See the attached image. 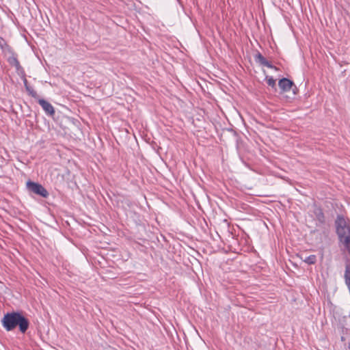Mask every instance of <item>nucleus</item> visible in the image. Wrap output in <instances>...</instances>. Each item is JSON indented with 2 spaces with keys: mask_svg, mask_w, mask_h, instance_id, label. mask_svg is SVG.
Here are the masks:
<instances>
[{
  "mask_svg": "<svg viewBox=\"0 0 350 350\" xmlns=\"http://www.w3.org/2000/svg\"><path fill=\"white\" fill-rule=\"evenodd\" d=\"M336 234L339 241L350 253V226L347 224L343 215H337L335 221Z\"/></svg>",
  "mask_w": 350,
  "mask_h": 350,
  "instance_id": "obj_2",
  "label": "nucleus"
},
{
  "mask_svg": "<svg viewBox=\"0 0 350 350\" xmlns=\"http://www.w3.org/2000/svg\"><path fill=\"white\" fill-rule=\"evenodd\" d=\"M23 83H24V85L25 88H26V85H29L27 80L25 77L23 79Z\"/></svg>",
  "mask_w": 350,
  "mask_h": 350,
  "instance_id": "obj_14",
  "label": "nucleus"
},
{
  "mask_svg": "<svg viewBox=\"0 0 350 350\" xmlns=\"http://www.w3.org/2000/svg\"><path fill=\"white\" fill-rule=\"evenodd\" d=\"M27 187L29 191L40 196L42 198H47L49 196V192L42 185L38 183L29 180L27 183Z\"/></svg>",
  "mask_w": 350,
  "mask_h": 350,
  "instance_id": "obj_3",
  "label": "nucleus"
},
{
  "mask_svg": "<svg viewBox=\"0 0 350 350\" xmlns=\"http://www.w3.org/2000/svg\"><path fill=\"white\" fill-rule=\"evenodd\" d=\"M303 261L308 265H314L317 262L316 255L312 254L306 257Z\"/></svg>",
  "mask_w": 350,
  "mask_h": 350,
  "instance_id": "obj_8",
  "label": "nucleus"
},
{
  "mask_svg": "<svg viewBox=\"0 0 350 350\" xmlns=\"http://www.w3.org/2000/svg\"><path fill=\"white\" fill-rule=\"evenodd\" d=\"M2 325L6 331L13 330L17 326L19 331L24 334L29 326V320L19 312H8L1 320Z\"/></svg>",
  "mask_w": 350,
  "mask_h": 350,
  "instance_id": "obj_1",
  "label": "nucleus"
},
{
  "mask_svg": "<svg viewBox=\"0 0 350 350\" xmlns=\"http://www.w3.org/2000/svg\"><path fill=\"white\" fill-rule=\"evenodd\" d=\"M315 219L317 221V226H321L325 224V217L323 209L321 207L315 206L313 211Z\"/></svg>",
  "mask_w": 350,
  "mask_h": 350,
  "instance_id": "obj_6",
  "label": "nucleus"
},
{
  "mask_svg": "<svg viewBox=\"0 0 350 350\" xmlns=\"http://www.w3.org/2000/svg\"><path fill=\"white\" fill-rule=\"evenodd\" d=\"M266 81L268 85L271 87L272 88H276V82L275 80L272 77H266Z\"/></svg>",
  "mask_w": 350,
  "mask_h": 350,
  "instance_id": "obj_10",
  "label": "nucleus"
},
{
  "mask_svg": "<svg viewBox=\"0 0 350 350\" xmlns=\"http://www.w3.org/2000/svg\"><path fill=\"white\" fill-rule=\"evenodd\" d=\"M26 91L28 92L29 95L32 96L33 98L38 99L39 98L37 92L33 89L30 85H26Z\"/></svg>",
  "mask_w": 350,
  "mask_h": 350,
  "instance_id": "obj_9",
  "label": "nucleus"
},
{
  "mask_svg": "<svg viewBox=\"0 0 350 350\" xmlns=\"http://www.w3.org/2000/svg\"><path fill=\"white\" fill-rule=\"evenodd\" d=\"M293 85V81L287 78H282L278 82L279 88L284 92L290 91Z\"/></svg>",
  "mask_w": 350,
  "mask_h": 350,
  "instance_id": "obj_7",
  "label": "nucleus"
},
{
  "mask_svg": "<svg viewBox=\"0 0 350 350\" xmlns=\"http://www.w3.org/2000/svg\"><path fill=\"white\" fill-rule=\"evenodd\" d=\"M14 67L16 68V70H17V72L24 73L23 68L21 66L20 62H18Z\"/></svg>",
  "mask_w": 350,
  "mask_h": 350,
  "instance_id": "obj_13",
  "label": "nucleus"
},
{
  "mask_svg": "<svg viewBox=\"0 0 350 350\" xmlns=\"http://www.w3.org/2000/svg\"><path fill=\"white\" fill-rule=\"evenodd\" d=\"M254 59L256 63L259 64L261 66H264L267 68L274 69L275 70H278V68L276 66H273L271 62L267 61V59L265 57H263V55L260 52H258L254 55Z\"/></svg>",
  "mask_w": 350,
  "mask_h": 350,
  "instance_id": "obj_5",
  "label": "nucleus"
},
{
  "mask_svg": "<svg viewBox=\"0 0 350 350\" xmlns=\"http://www.w3.org/2000/svg\"><path fill=\"white\" fill-rule=\"evenodd\" d=\"M6 41L1 37H0V48L4 49L5 47L8 46Z\"/></svg>",
  "mask_w": 350,
  "mask_h": 350,
  "instance_id": "obj_12",
  "label": "nucleus"
},
{
  "mask_svg": "<svg viewBox=\"0 0 350 350\" xmlns=\"http://www.w3.org/2000/svg\"><path fill=\"white\" fill-rule=\"evenodd\" d=\"M9 64L12 66H15L19 62L17 59V57L16 55L13 54L11 57H10L8 59Z\"/></svg>",
  "mask_w": 350,
  "mask_h": 350,
  "instance_id": "obj_11",
  "label": "nucleus"
},
{
  "mask_svg": "<svg viewBox=\"0 0 350 350\" xmlns=\"http://www.w3.org/2000/svg\"><path fill=\"white\" fill-rule=\"evenodd\" d=\"M38 103L42 107L46 115L49 116H53L55 113V111L53 105L47 100L38 98Z\"/></svg>",
  "mask_w": 350,
  "mask_h": 350,
  "instance_id": "obj_4",
  "label": "nucleus"
}]
</instances>
